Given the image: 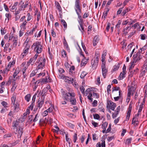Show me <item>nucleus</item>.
I'll return each mask as SVG.
<instances>
[{
    "label": "nucleus",
    "mask_w": 147,
    "mask_h": 147,
    "mask_svg": "<svg viewBox=\"0 0 147 147\" xmlns=\"http://www.w3.org/2000/svg\"><path fill=\"white\" fill-rule=\"evenodd\" d=\"M62 98L64 101H61V103L65 105L67 103L66 101H69L71 104L72 105H75L76 104V100L74 98L75 94L74 92H62Z\"/></svg>",
    "instance_id": "nucleus-1"
},
{
    "label": "nucleus",
    "mask_w": 147,
    "mask_h": 147,
    "mask_svg": "<svg viewBox=\"0 0 147 147\" xmlns=\"http://www.w3.org/2000/svg\"><path fill=\"white\" fill-rule=\"evenodd\" d=\"M80 0H75V9L76 13L78 16L80 20H82L80 14L82 13L81 6L80 5Z\"/></svg>",
    "instance_id": "nucleus-2"
},
{
    "label": "nucleus",
    "mask_w": 147,
    "mask_h": 147,
    "mask_svg": "<svg viewBox=\"0 0 147 147\" xmlns=\"http://www.w3.org/2000/svg\"><path fill=\"white\" fill-rule=\"evenodd\" d=\"M63 79L65 82L69 84H72L74 86H76V82L73 78H69L68 76H63Z\"/></svg>",
    "instance_id": "nucleus-3"
},
{
    "label": "nucleus",
    "mask_w": 147,
    "mask_h": 147,
    "mask_svg": "<svg viewBox=\"0 0 147 147\" xmlns=\"http://www.w3.org/2000/svg\"><path fill=\"white\" fill-rule=\"evenodd\" d=\"M99 58L96 57L94 59L92 60L91 64L92 67L93 69H95L97 67L98 64Z\"/></svg>",
    "instance_id": "nucleus-4"
},
{
    "label": "nucleus",
    "mask_w": 147,
    "mask_h": 147,
    "mask_svg": "<svg viewBox=\"0 0 147 147\" xmlns=\"http://www.w3.org/2000/svg\"><path fill=\"white\" fill-rule=\"evenodd\" d=\"M116 105L115 103L111 101L110 100L108 101L107 106V108H109L113 111L116 107Z\"/></svg>",
    "instance_id": "nucleus-5"
},
{
    "label": "nucleus",
    "mask_w": 147,
    "mask_h": 147,
    "mask_svg": "<svg viewBox=\"0 0 147 147\" xmlns=\"http://www.w3.org/2000/svg\"><path fill=\"white\" fill-rule=\"evenodd\" d=\"M28 4V2L27 1H26L25 0L24 1L23 0H22L20 1L19 3V5H21L20 6L21 9L22 10L23 9L24 10V9L27 7Z\"/></svg>",
    "instance_id": "nucleus-6"
},
{
    "label": "nucleus",
    "mask_w": 147,
    "mask_h": 147,
    "mask_svg": "<svg viewBox=\"0 0 147 147\" xmlns=\"http://www.w3.org/2000/svg\"><path fill=\"white\" fill-rule=\"evenodd\" d=\"M91 90L90 89L88 88L86 90V93L87 94H88L87 96L88 99L91 102H92L93 101V99L91 97L92 96L93 93H92Z\"/></svg>",
    "instance_id": "nucleus-7"
},
{
    "label": "nucleus",
    "mask_w": 147,
    "mask_h": 147,
    "mask_svg": "<svg viewBox=\"0 0 147 147\" xmlns=\"http://www.w3.org/2000/svg\"><path fill=\"white\" fill-rule=\"evenodd\" d=\"M132 109V105L131 104L129 105V107L128 109L127 115L126 117V121H128L129 119L131 113Z\"/></svg>",
    "instance_id": "nucleus-8"
},
{
    "label": "nucleus",
    "mask_w": 147,
    "mask_h": 147,
    "mask_svg": "<svg viewBox=\"0 0 147 147\" xmlns=\"http://www.w3.org/2000/svg\"><path fill=\"white\" fill-rule=\"evenodd\" d=\"M16 134H18L20 137L22 135L23 132V128L20 126H18V128H17L15 129Z\"/></svg>",
    "instance_id": "nucleus-9"
},
{
    "label": "nucleus",
    "mask_w": 147,
    "mask_h": 147,
    "mask_svg": "<svg viewBox=\"0 0 147 147\" xmlns=\"http://www.w3.org/2000/svg\"><path fill=\"white\" fill-rule=\"evenodd\" d=\"M41 99L42 98H39L38 101V103L37 106L39 109H40L42 107V105L43 104L45 98L44 97L42 100H41Z\"/></svg>",
    "instance_id": "nucleus-10"
},
{
    "label": "nucleus",
    "mask_w": 147,
    "mask_h": 147,
    "mask_svg": "<svg viewBox=\"0 0 147 147\" xmlns=\"http://www.w3.org/2000/svg\"><path fill=\"white\" fill-rule=\"evenodd\" d=\"M41 44V42H36L34 43L33 45L31 47L34 48V50L35 51L37 48H38V47L40 46Z\"/></svg>",
    "instance_id": "nucleus-11"
},
{
    "label": "nucleus",
    "mask_w": 147,
    "mask_h": 147,
    "mask_svg": "<svg viewBox=\"0 0 147 147\" xmlns=\"http://www.w3.org/2000/svg\"><path fill=\"white\" fill-rule=\"evenodd\" d=\"M89 60V59H86V58L84 57V58L82 59L81 61V65L82 66H84L86 64H87Z\"/></svg>",
    "instance_id": "nucleus-12"
},
{
    "label": "nucleus",
    "mask_w": 147,
    "mask_h": 147,
    "mask_svg": "<svg viewBox=\"0 0 147 147\" xmlns=\"http://www.w3.org/2000/svg\"><path fill=\"white\" fill-rule=\"evenodd\" d=\"M19 123V122L17 121H14L13 122V129L14 130H15L17 128H18V127H17V126L18 125Z\"/></svg>",
    "instance_id": "nucleus-13"
},
{
    "label": "nucleus",
    "mask_w": 147,
    "mask_h": 147,
    "mask_svg": "<svg viewBox=\"0 0 147 147\" xmlns=\"http://www.w3.org/2000/svg\"><path fill=\"white\" fill-rule=\"evenodd\" d=\"M41 82L43 83H46L47 82H51V80L49 77H48H48H47L45 78L41 79Z\"/></svg>",
    "instance_id": "nucleus-14"
},
{
    "label": "nucleus",
    "mask_w": 147,
    "mask_h": 147,
    "mask_svg": "<svg viewBox=\"0 0 147 147\" xmlns=\"http://www.w3.org/2000/svg\"><path fill=\"white\" fill-rule=\"evenodd\" d=\"M16 80V79H13V81L12 82L13 83V86L11 89V91L12 92H13L15 90L17 87V85L16 84L15 82Z\"/></svg>",
    "instance_id": "nucleus-15"
},
{
    "label": "nucleus",
    "mask_w": 147,
    "mask_h": 147,
    "mask_svg": "<svg viewBox=\"0 0 147 147\" xmlns=\"http://www.w3.org/2000/svg\"><path fill=\"white\" fill-rule=\"evenodd\" d=\"M102 76L104 78H105L108 72V69L106 68L102 69Z\"/></svg>",
    "instance_id": "nucleus-16"
},
{
    "label": "nucleus",
    "mask_w": 147,
    "mask_h": 147,
    "mask_svg": "<svg viewBox=\"0 0 147 147\" xmlns=\"http://www.w3.org/2000/svg\"><path fill=\"white\" fill-rule=\"evenodd\" d=\"M99 40L98 37L97 36H95L94 37L93 41V45L94 46L96 45L97 43L98 42Z\"/></svg>",
    "instance_id": "nucleus-17"
},
{
    "label": "nucleus",
    "mask_w": 147,
    "mask_h": 147,
    "mask_svg": "<svg viewBox=\"0 0 147 147\" xmlns=\"http://www.w3.org/2000/svg\"><path fill=\"white\" fill-rule=\"evenodd\" d=\"M126 74L125 72H123L122 71L121 72L119 77V80H121L123 79L125 77V75Z\"/></svg>",
    "instance_id": "nucleus-18"
},
{
    "label": "nucleus",
    "mask_w": 147,
    "mask_h": 147,
    "mask_svg": "<svg viewBox=\"0 0 147 147\" xmlns=\"http://www.w3.org/2000/svg\"><path fill=\"white\" fill-rule=\"evenodd\" d=\"M20 71L19 70H17V69L15 70L13 75V79L16 80L17 78V77L15 78L17 75L19 73Z\"/></svg>",
    "instance_id": "nucleus-19"
},
{
    "label": "nucleus",
    "mask_w": 147,
    "mask_h": 147,
    "mask_svg": "<svg viewBox=\"0 0 147 147\" xmlns=\"http://www.w3.org/2000/svg\"><path fill=\"white\" fill-rule=\"evenodd\" d=\"M42 47L41 45L38 47V48L36 49L35 51L37 53L39 54L41 53V52L42 51Z\"/></svg>",
    "instance_id": "nucleus-20"
},
{
    "label": "nucleus",
    "mask_w": 147,
    "mask_h": 147,
    "mask_svg": "<svg viewBox=\"0 0 147 147\" xmlns=\"http://www.w3.org/2000/svg\"><path fill=\"white\" fill-rule=\"evenodd\" d=\"M31 96V95L30 94H28L25 96V99L27 102L29 101L30 98Z\"/></svg>",
    "instance_id": "nucleus-21"
},
{
    "label": "nucleus",
    "mask_w": 147,
    "mask_h": 147,
    "mask_svg": "<svg viewBox=\"0 0 147 147\" xmlns=\"http://www.w3.org/2000/svg\"><path fill=\"white\" fill-rule=\"evenodd\" d=\"M12 136V134L11 133H9L7 134H6L4 135L3 138L4 139H6L9 138L11 137Z\"/></svg>",
    "instance_id": "nucleus-22"
},
{
    "label": "nucleus",
    "mask_w": 147,
    "mask_h": 147,
    "mask_svg": "<svg viewBox=\"0 0 147 147\" xmlns=\"http://www.w3.org/2000/svg\"><path fill=\"white\" fill-rule=\"evenodd\" d=\"M16 96L15 95H13L12 97L11 98V100L12 101V103L13 104V105H14L15 103L16 100Z\"/></svg>",
    "instance_id": "nucleus-23"
},
{
    "label": "nucleus",
    "mask_w": 147,
    "mask_h": 147,
    "mask_svg": "<svg viewBox=\"0 0 147 147\" xmlns=\"http://www.w3.org/2000/svg\"><path fill=\"white\" fill-rule=\"evenodd\" d=\"M17 44V38L14 37L13 40V45L14 47H16Z\"/></svg>",
    "instance_id": "nucleus-24"
},
{
    "label": "nucleus",
    "mask_w": 147,
    "mask_h": 147,
    "mask_svg": "<svg viewBox=\"0 0 147 147\" xmlns=\"http://www.w3.org/2000/svg\"><path fill=\"white\" fill-rule=\"evenodd\" d=\"M47 89L44 88L42 90L41 95H42V96H44L46 95V94H47Z\"/></svg>",
    "instance_id": "nucleus-25"
},
{
    "label": "nucleus",
    "mask_w": 147,
    "mask_h": 147,
    "mask_svg": "<svg viewBox=\"0 0 147 147\" xmlns=\"http://www.w3.org/2000/svg\"><path fill=\"white\" fill-rule=\"evenodd\" d=\"M61 24L63 26L64 28L67 27V24L65 21L63 19H61Z\"/></svg>",
    "instance_id": "nucleus-26"
},
{
    "label": "nucleus",
    "mask_w": 147,
    "mask_h": 147,
    "mask_svg": "<svg viewBox=\"0 0 147 147\" xmlns=\"http://www.w3.org/2000/svg\"><path fill=\"white\" fill-rule=\"evenodd\" d=\"M13 77L12 76H10L9 77V80L6 83V85H9L11 84V81H13Z\"/></svg>",
    "instance_id": "nucleus-27"
},
{
    "label": "nucleus",
    "mask_w": 147,
    "mask_h": 147,
    "mask_svg": "<svg viewBox=\"0 0 147 147\" xmlns=\"http://www.w3.org/2000/svg\"><path fill=\"white\" fill-rule=\"evenodd\" d=\"M18 4V2H15L14 3V4L13 5L12 7V8H11V9L12 10H14V9H15L16 10L17 9L16 6H17V5Z\"/></svg>",
    "instance_id": "nucleus-28"
},
{
    "label": "nucleus",
    "mask_w": 147,
    "mask_h": 147,
    "mask_svg": "<svg viewBox=\"0 0 147 147\" xmlns=\"http://www.w3.org/2000/svg\"><path fill=\"white\" fill-rule=\"evenodd\" d=\"M27 22L26 20H25L24 22L22 23V24L20 26V27L21 28H23L24 30L26 28V27H25V26L26 25Z\"/></svg>",
    "instance_id": "nucleus-29"
},
{
    "label": "nucleus",
    "mask_w": 147,
    "mask_h": 147,
    "mask_svg": "<svg viewBox=\"0 0 147 147\" xmlns=\"http://www.w3.org/2000/svg\"><path fill=\"white\" fill-rule=\"evenodd\" d=\"M132 140V138H131L127 139L125 141V144L128 145L129 144L131 143Z\"/></svg>",
    "instance_id": "nucleus-30"
},
{
    "label": "nucleus",
    "mask_w": 147,
    "mask_h": 147,
    "mask_svg": "<svg viewBox=\"0 0 147 147\" xmlns=\"http://www.w3.org/2000/svg\"><path fill=\"white\" fill-rule=\"evenodd\" d=\"M108 125V123L105 122L103 123L102 125V128L103 129H106Z\"/></svg>",
    "instance_id": "nucleus-31"
},
{
    "label": "nucleus",
    "mask_w": 147,
    "mask_h": 147,
    "mask_svg": "<svg viewBox=\"0 0 147 147\" xmlns=\"http://www.w3.org/2000/svg\"><path fill=\"white\" fill-rule=\"evenodd\" d=\"M28 50L27 49H24V50L23 53L24 54V55H23V53L22 54V55L23 57L24 56H25L28 53Z\"/></svg>",
    "instance_id": "nucleus-32"
},
{
    "label": "nucleus",
    "mask_w": 147,
    "mask_h": 147,
    "mask_svg": "<svg viewBox=\"0 0 147 147\" xmlns=\"http://www.w3.org/2000/svg\"><path fill=\"white\" fill-rule=\"evenodd\" d=\"M140 36L142 40H144L145 38H147V36L144 34H140Z\"/></svg>",
    "instance_id": "nucleus-33"
},
{
    "label": "nucleus",
    "mask_w": 147,
    "mask_h": 147,
    "mask_svg": "<svg viewBox=\"0 0 147 147\" xmlns=\"http://www.w3.org/2000/svg\"><path fill=\"white\" fill-rule=\"evenodd\" d=\"M87 73L86 72L84 71H83L81 75L80 76V78H84L86 76V75L87 74Z\"/></svg>",
    "instance_id": "nucleus-34"
},
{
    "label": "nucleus",
    "mask_w": 147,
    "mask_h": 147,
    "mask_svg": "<svg viewBox=\"0 0 147 147\" xmlns=\"http://www.w3.org/2000/svg\"><path fill=\"white\" fill-rule=\"evenodd\" d=\"M134 63L131 62L130 63V65H129V71H130V70L132 68L134 67Z\"/></svg>",
    "instance_id": "nucleus-35"
},
{
    "label": "nucleus",
    "mask_w": 147,
    "mask_h": 147,
    "mask_svg": "<svg viewBox=\"0 0 147 147\" xmlns=\"http://www.w3.org/2000/svg\"><path fill=\"white\" fill-rule=\"evenodd\" d=\"M45 65L41 62L38 66V69H42L43 67Z\"/></svg>",
    "instance_id": "nucleus-36"
},
{
    "label": "nucleus",
    "mask_w": 147,
    "mask_h": 147,
    "mask_svg": "<svg viewBox=\"0 0 147 147\" xmlns=\"http://www.w3.org/2000/svg\"><path fill=\"white\" fill-rule=\"evenodd\" d=\"M62 56L64 57H66L67 53L64 50H62L61 51Z\"/></svg>",
    "instance_id": "nucleus-37"
},
{
    "label": "nucleus",
    "mask_w": 147,
    "mask_h": 147,
    "mask_svg": "<svg viewBox=\"0 0 147 147\" xmlns=\"http://www.w3.org/2000/svg\"><path fill=\"white\" fill-rule=\"evenodd\" d=\"M14 105V111H16V109H18L19 105L17 103H15L14 105Z\"/></svg>",
    "instance_id": "nucleus-38"
},
{
    "label": "nucleus",
    "mask_w": 147,
    "mask_h": 147,
    "mask_svg": "<svg viewBox=\"0 0 147 147\" xmlns=\"http://www.w3.org/2000/svg\"><path fill=\"white\" fill-rule=\"evenodd\" d=\"M39 123L41 125H43L44 126L46 125V123H45V122L44 121H42L41 119H40V120Z\"/></svg>",
    "instance_id": "nucleus-39"
},
{
    "label": "nucleus",
    "mask_w": 147,
    "mask_h": 147,
    "mask_svg": "<svg viewBox=\"0 0 147 147\" xmlns=\"http://www.w3.org/2000/svg\"><path fill=\"white\" fill-rule=\"evenodd\" d=\"M5 16L7 18L8 21H9V19H10L11 17L10 14L7 13H6Z\"/></svg>",
    "instance_id": "nucleus-40"
},
{
    "label": "nucleus",
    "mask_w": 147,
    "mask_h": 147,
    "mask_svg": "<svg viewBox=\"0 0 147 147\" xmlns=\"http://www.w3.org/2000/svg\"><path fill=\"white\" fill-rule=\"evenodd\" d=\"M77 134L76 133L75 134L74 136V143L76 142L77 138Z\"/></svg>",
    "instance_id": "nucleus-41"
},
{
    "label": "nucleus",
    "mask_w": 147,
    "mask_h": 147,
    "mask_svg": "<svg viewBox=\"0 0 147 147\" xmlns=\"http://www.w3.org/2000/svg\"><path fill=\"white\" fill-rule=\"evenodd\" d=\"M51 35L53 37H55L56 36V34L54 31V30L53 29H52L51 30Z\"/></svg>",
    "instance_id": "nucleus-42"
},
{
    "label": "nucleus",
    "mask_w": 147,
    "mask_h": 147,
    "mask_svg": "<svg viewBox=\"0 0 147 147\" xmlns=\"http://www.w3.org/2000/svg\"><path fill=\"white\" fill-rule=\"evenodd\" d=\"M9 45L10 44L9 43H6L5 45L4 50H7V49L9 47Z\"/></svg>",
    "instance_id": "nucleus-43"
},
{
    "label": "nucleus",
    "mask_w": 147,
    "mask_h": 147,
    "mask_svg": "<svg viewBox=\"0 0 147 147\" xmlns=\"http://www.w3.org/2000/svg\"><path fill=\"white\" fill-rule=\"evenodd\" d=\"M129 11V9L128 8H126L125 10H124L122 13V14H123V16H124L125 14L126 13V12Z\"/></svg>",
    "instance_id": "nucleus-44"
},
{
    "label": "nucleus",
    "mask_w": 147,
    "mask_h": 147,
    "mask_svg": "<svg viewBox=\"0 0 147 147\" xmlns=\"http://www.w3.org/2000/svg\"><path fill=\"white\" fill-rule=\"evenodd\" d=\"M111 124H110L109 125V127L107 129L106 131V133H109L111 131Z\"/></svg>",
    "instance_id": "nucleus-45"
},
{
    "label": "nucleus",
    "mask_w": 147,
    "mask_h": 147,
    "mask_svg": "<svg viewBox=\"0 0 147 147\" xmlns=\"http://www.w3.org/2000/svg\"><path fill=\"white\" fill-rule=\"evenodd\" d=\"M107 10L106 11V12L105 13V14L104 13V15H103L102 16V17L104 16V18H105L107 16V14H108V12L109 11V9L108 8H107Z\"/></svg>",
    "instance_id": "nucleus-46"
},
{
    "label": "nucleus",
    "mask_w": 147,
    "mask_h": 147,
    "mask_svg": "<svg viewBox=\"0 0 147 147\" xmlns=\"http://www.w3.org/2000/svg\"><path fill=\"white\" fill-rule=\"evenodd\" d=\"M27 16L28 17V19H27V21H29L30 20L32 19V16H30V13H28L27 14Z\"/></svg>",
    "instance_id": "nucleus-47"
},
{
    "label": "nucleus",
    "mask_w": 147,
    "mask_h": 147,
    "mask_svg": "<svg viewBox=\"0 0 147 147\" xmlns=\"http://www.w3.org/2000/svg\"><path fill=\"white\" fill-rule=\"evenodd\" d=\"M92 125L94 126V127H96L98 125V123L95 122L94 121H92Z\"/></svg>",
    "instance_id": "nucleus-48"
},
{
    "label": "nucleus",
    "mask_w": 147,
    "mask_h": 147,
    "mask_svg": "<svg viewBox=\"0 0 147 147\" xmlns=\"http://www.w3.org/2000/svg\"><path fill=\"white\" fill-rule=\"evenodd\" d=\"M38 56V54L36 53L35 55L34 56V57H33V58H32V59L33 60L34 62H35V61L36 59L37 58Z\"/></svg>",
    "instance_id": "nucleus-49"
},
{
    "label": "nucleus",
    "mask_w": 147,
    "mask_h": 147,
    "mask_svg": "<svg viewBox=\"0 0 147 147\" xmlns=\"http://www.w3.org/2000/svg\"><path fill=\"white\" fill-rule=\"evenodd\" d=\"M93 116L94 118L95 119H98L100 118L99 115L97 114H95Z\"/></svg>",
    "instance_id": "nucleus-50"
},
{
    "label": "nucleus",
    "mask_w": 147,
    "mask_h": 147,
    "mask_svg": "<svg viewBox=\"0 0 147 147\" xmlns=\"http://www.w3.org/2000/svg\"><path fill=\"white\" fill-rule=\"evenodd\" d=\"M37 95V93H36L33 96V98H32V102L33 103H34L35 99L36 98V96Z\"/></svg>",
    "instance_id": "nucleus-51"
},
{
    "label": "nucleus",
    "mask_w": 147,
    "mask_h": 147,
    "mask_svg": "<svg viewBox=\"0 0 147 147\" xmlns=\"http://www.w3.org/2000/svg\"><path fill=\"white\" fill-rule=\"evenodd\" d=\"M133 57L134 60L132 62L134 63L136 62V61L138 60V59H137V57L136 56H135L134 55Z\"/></svg>",
    "instance_id": "nucleus-52"
},
{
    "label": "nucleus",
    "mask_w": 147,
    "mask_h": 147,
    "mask_svg": "<svg viewBox=\"0 0 147 147\" xmlns=\"http://www.w3.org/2000/svg\"><path fill=\"white\" fill-rule=\"evenodd\" d=\"M33 115H31L29 116L28 118V121L31 122L32 121L33 119Z\"/></svg>",
    "instance_id": "nucleus-53"
},
{
    "label": "nucleus",
    "mask_w": 147,
    "mask_h": 147,
    "mask_svg": "<svg viewBox=\"0 0 147 147\" xmlns=\"http://www.w3.org/2000/svg\"><path fill=\"white\" fill-rule=\"evenodd\" d=\"M93 96L94 97H96V98H99V96L96 93L93 92Z\"/></svg>",
    "instance_id": "nucleus-54"
},
{
    "label": "nucleus",
    "mask_w": 147,
    "mask_h": 147,
    "mask_svg": "<svg viewBox=\"0 0 147 147\" xmlns=\"http://www.w3.org/2000/svg\"><path fill=\"white\" fill-rule=\"evenodd\" d=\"M81 27V29L80 28V27H79V30L81 31V32H83L84 31V28L83 26V25H82L81 26H80Z\"/></svg>",
    "instance_id": "nucleus-55"
},
{
    "label": "nucleus",
    "mask_w": 147,
    "mask_h": 147,
    "mask_svg": "<svg viewBox=\"0 0 147 147\" xmlns=\"http://www.w3.org/2000/svg\"><path fill=\"white\" fill-rule=\"evenodd\" d=\"M119 65H115L114 66V68L113 69V71H116V70L118 69L119 68Z\"/></svg>",
    "instance_id": "nucleus-56"
},
{
    "label": "nucleus",
    "mask_w": 147,
    "mask_h": 147,
    "mask_svg": "<svg viewBox=\"0 0 147 147\" xmlns=\"http://www.w3.org/2000/svg\"><path fill=\"white\" fill-rule=\"evenodd\" d=\"M1 103L2 105L5 107H7V102L5 101H3L1 102Z\"/></svg>",
    "instance_id": "nucleus-57"
},
{
    "label": "nucleus",
    "mask_w": 147,
    "mask_h": 147,
    "mask_svg": "<svg viewBox=\"0 0 147 147\" xmlns=\"http://www.w3.org/2000/svg\"><path fill=\"white\" fill-rule=\"evenodd\" d=\"M111 85H108L107 87V92L108 93H109V92L111 90Z\"/></svg>",
    "instance_id": "nucleus-58"
},
{
    "label": "nucleus",
    "mask_w": 147,
    "mask_h": 147,
    "mask_svg": "<svg viewBox=\"0 0 147 147\" xmlns=\"http://www.w3.org/2000/svg\"><path fill=\"white\" fill-rule=\"evenodd\" d=\"M113 89L112 90V91L113 92L114 91H117L118 90H120V88L119 87H114L113 88Z\"/></svg>",
    "instance_id": "nucleus-59"
},
{
    "label": "nucleus",
    "mask_w": 147,
    "mask_h": 147,
    "mask_svg": "<svg viewBox=\"0 0 147 147\" xmlns=\"http://www.w3.org/2000/svg\"><path fill=\"white\" fill-rule=\"evenodd\" d=\"M143 103H142L141 105H140V106L139 109V112H141L142 111V109L143 108Z\"/></svg>",
    "instance_id": "nucleus-60"
},
{
    "label": "nucleus",
    "mask_w": 147,
    "mask_h": 147,
    "mask_svg": "<svg viewBox=\"0 0 147 147\" xmlns=\"http://www.w3.org/2000/svg\"><path fill=\"white\" fill-rule=\"evenodd\" d=\"M48 113V111L47 110L45 111L42 113V115L45 117L47 115Z\"/></svg>",
    "instance_id": "nucleus-61"
},
{
    "label": "nucleus",
    "mask_w": 147,
    "mask_h": 147,
    "mask_svg": "<svg viewBox=\"0 0 147 147\" xmlns=\"http://www.w3.org/2000/svg\"><path fill=\"white\" fill-rule=\"evenodd\" d=\"M80 89L82 93H84L85 89L83 86L80 87Z\"/></svg>",
    "instance_id": "nucleus-62"
},
{
    "label": "nucleus",
    "mask_w": 147,
    "mask_h": 147,
    "mask_svg": "<svg viewBox=\"0 0 147 147\" xmlns=\"http://www.w3.org/2000/svg\"><path fill=\"white\" fill-rule=\"evenodd\" d=\"M97 104V101L96 100H94L92 103V105L94 107L96 106Z\"/></svg>",
    "instance_id": "nucleus-63"
},
{
    "label": "nucleus",
    "mask_w": 147,
    "mask_h": 147,
    "mask_svg": "<svg viewBox=\"0 0 147 147\" xmlns=\"http://www.w3.org/2000/svg\"><path fill=\"white\" fill-rule=\"evenodd\" d=\"M144 65V67H145V69L147 70V59L145 61Z\"/></svg>",
    "instance_id": "nucleus-64"
}]
</instances>
